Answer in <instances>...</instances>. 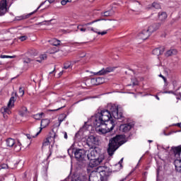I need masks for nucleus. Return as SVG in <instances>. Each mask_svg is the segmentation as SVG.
Segmentation results:
<instances>
[{
  "instance_id": "1",
  "label": "nucleus",
  "mask_w": 181,
  "mask_h": 181,
  "mask_svg": "<svg viewBox=\"0 0 181 181\" xmlns=\"http://www.w3.org/2000/svg\"><path fill=\"white\" fill-rule=\"evenodd\" d=\"M107 108L108 110H101L100 112H98L95 115L93 125L96 128H100L102 125H105L106 129L111 128L110 122L114 121L111 119L112 117L115 119H124V114L118 110V107L115 105H109Z\"/></svg>"
},
{
  "instance_id": "2",
  "label": "nucleus",
  "mask_w": 181,
  "mask_h": 181,
  "mask_svg": "<svg viewBox=\"0 0 181 181\" xmlns=\"http://www.w3.org/2000/svg\"><path fill=\"white\" fill-rule=\"evenodd\" d=\"M100 148H90L88 151L87 158L89 162V168H97L104 160V156L101 154Z\"/></svg>"
},
{
  "instance_id": "3",
  "label": "nucleus",
  "mask_w": 181,
  "mask_h": 181,
  "mask_svg": "<svg viewBox=\"0 0 181 181\" xmlns=\"http://www.w3.org/2000/svg\"><path fill=\"white\" fill-rule=\"evenodd\" d=\"M124 138H127V136L119 134L110 139L107 148L109 156H112L119 146H122V145L128 141V140L124 139Z\"/></svg>"
},
{
  "instance_id": "4",
  "label": "nucleus",
  "mask_w": 181,
  "mask_h": 181,
  "mask_svg": "<svg viewBox=\"0 0 181 181\" xmlns=\"http://www.w3.org/2000/svg\"><path fill=\"white\" fill-rule=\"evenodd\" d=\"M16 100V98H15V96H11L8 103L7 107H3L1 108L0 111L3 115L4 119H7L8 115H10V114H11L12 112L11 111V108H13V107H14Z\"/></svg>"
},
{
  "instance_id": "5",
  "label": "nucleus",
  "mask_w": 181,
  "mask_h": 181,
  "mask_svg": "<svg viewBox=\"0 0 181 181\" xmlns=\"http://www.w3.org/2000/svg\"><path fill=\"white\" fill-rule=\"evenodd\" d=\"M74 156L76 160L78 162H83V160L86 159V156H87L86 151L84 149L75 148Z\"/></svg>"
},
{
  "instance_id": "6",
  "label": "nucleus",
  "mask_w": 181,
  "mask_h": 181,
  "mask_svg": "<svg viewBox=\"0 0 181 181\" xmlns=\"http://www.w3.org/2000/svg\"><path fill=\"white\" fill-rule=\"evenodd\" d=\"M100 175V180L101 181L107 180L108 177H110V175H111V173L110 172V170L107 168H103V170L99 172Z\"/></svg>"
},
{
  "instance_id": "7",
  "label": "nucleus",
  "mask_w": 181,
  "mask_h": 181,
  "mask_svg": "<svg viewBox=\"0 0 181 181\" xmlns=\"http://www.w3.org/2000/svg\"><path fill=\"white\" fill-rule=\"evenodd\" d=\"M86 83H90L92 86H100V84H103V83H104V78H92L91 79L87 80Z\"/></svg>"
},
{
  "instance_id": "8",
  "label": "nucleus",
  "mask_w": 181,
  "mask_h": 181,
  "mask_svg": "<svg viewBox=\"0 0 181 181\" xmlns=\"http://www.w3.org/2000/svg\"><path fill=\"white\" fill-rule=\"evenodd\" d=\"M160 26H162V23H156L148 26L146 30L148 32V33L152 35L153 32H156V30H158Z\"/></svg>"
},
{
  "instance_id": "9",
  "label": "nucleus",
  "mask_w": 181,
  "mask_h": 181,
  "mask_svg": "<svg viewBox=\"0 0 181 181\" xmlns=\"http://www.w3.org/2000/svg\"><path fill=\"white\" fill-rule=\"evenodd\" d=\"M49 124L50 120H49V119H42L40 123L41 127L40 129V131L37 132L35 136H33L32 138H36V136H37L40 134V132H42V129H43V128H46V127H47Z\"/></svg>"
},
{
  "instance_id": "10",
  "label": "nucleus",
  "mask_w": 181,
  "mask_h": 181,
  "mask_svg": "<svg viewBox=\"0 0 181 181\" xmlns=\"http://www.w3.org/2000/svg\"><path fill=\"white\" fill-rule=\"evenodd\" d=\"M134 123H127L120 125V131L122 132H129L132 128H134Z\"/></svg>"
},
{
  "instance_id": "11",
  "label": "nucleus",
  "mask_w": 181,
  "mask_h": 181,
  "mask_svg": "<svg viewBox=\"0 0 181 181\" xmlns=\"http://www.w3.org/2000/svg\"><path fill=\"white\" fill-rule=\"evenodd\" d=\"M88 145H98V138L97 136L90 135L88 137L87 140Z\"/></svg>"
},
{
  "instance_id": "12",
  "label": "nucleus",
  "mask_w": 181,
  "mask_h": 181,
  "mask_svg": "<svg viewBox=\"0 0 181 181\" xmlns=\"http://www.w3.org/2000/svg\"><path fill=\"white\" fill-rule=\"evenodd\" d=\"M110 127H107L105 129H99L98 131L99 132H101V134H107V132H110V131H112V129H114L115 127V123L114 122V121H110Z\"/></svg>"
},
{
  "instance_id": "13",
  "label": "nucleus",
  "mask_w": 181,
  "mask_h": 181,
  "mask_svg": "<svg viewBox=\"0 0 181 181\" xmlns=\"http://www.w3.org/2000/svg\"><path fill=\"white\" fill-rule=\"evenodd\" d=\"M57 103H58V107H59L58 108L54 109V110H49L48 111L54 112V111H59V110H62V108H65L66 103L65 99H61Z\"/></svg>"
},
{
  "instance_id": "14",
  "label": "nucleus",
  "mask_w": 181,
  "mask_h": 181,
  "mask_svg": "<svg viewBox=\"0 0 181 181\" xmlns=\"http://www.w3.org/2000/svg\"><path fill=\"white\" fill-rule=\"evenodd\" d=\"M171 151H173L175 156L176 158H180V155H181V145L177 146H173L171 148Z\"/></svg>"
},
{
  "instance_id": "15",
  "label": "nucleus",
  "mask_w": 181,
  "mask_h": 181,
  "mask_svg": "<svg viewBox=\"0 0 181 181\" xmlns=\"http://www.w3.org/2000/svg\"><path fill=\"white\" fill-rule=\"evenodd\" d=\"M45 3H42L37 8L36 10H35L34 11L27 14V15H23L21 17H19L20 18L18 19V21H22L23 19H28V18H30V16H32V15H33V13H36V12H37V11H39V9H40V7L42 6V5H44Z\"/></svg>"
},
{
  "instance_id": "16",
  "label": "nucleus",
  "mask_w": 181,
  "mask_h": 181,
  "mask_svg": "<svg viewBox=\"0 0 181 181\" xmlns=\"http://www.w3.org/2000/svg\"><path fill=\"white\" fill-rule=\"evenodd\" d=\"M149 36H151V34L146 30H143L141 33L139 34V39H141L142 40H146Z\"/></svg>"
},
{
  "instance_id": "17",
  "label": "nucleus",
  "mask_w": 181,
  "mask_h": 181,
  "mask_svg": "<svg viewBox=\"0 0 181 181\" xmlns=\"http://www.w3.org/2000/svg\"><path fill=\"white\" fill-rule=\"evenodd\" d=\"M111 71H114V69L107 67L106 69H103L102 70L97 72V74L99 76H104V74H108V73H111Z\"/></svg>"
},
{
  "instance_id": "18",
  "label": "nucleus",
  "mask_w": 181,
  "mask_h": 181,
  "mask_svg": "<svg viewBox=\"0 0 181 181\" xmlns=\"http://www.w3.org/2000/svg\"><path fill=\"white\" fill-rule=\"evenodd\" d=\"M158 16L160 22H165V21H166L168 18V13H166L165 11H160L158 13Z\"/></svg>"
},
{
  "instance_id": "19",
  "label": "nucleus",
  "mask_w": 181,
  "mask_h": 181,
  "mask_svg": "<svg viewBox=\"0 0 181 181\" xmlns=\"http://www.w3.org/2000/svg\"><path fill=\"white\" fill-rule=\"evenodd\" d=\"M6 142L8 148H13L16 144V141H15V139L12 138L7 139Z\"/></svg>"
},
{
  "instance_id": "20",
  "label": "nucleus",
  "mask_w": 181,
  "mask_h": 181,
  "mask_svg": "<svg viewBox=\"0 0 181 181\" xmlns=\"http://www.w3.org/2000/svg\"><path fill=\"white\" fill-rule=\"evenodd\" d=\"M177 54V50L173 49L167 51L165 52V56L167 57H169V56H174L175 54Z\"/></svg>"
},
{
  "instance_id": "21",
  "label": "nucleus",
  "mask_w": 181,
  "mask_h": 181,
  "mask_svg": "<svg viewBox=\"0 0 181 181\" xmlns=\"http://www.w3.org/2000/svg\"><path fill=\"white\" fill-rule=\"evenodd\" d=\"M71 181H87V178L84 176H76L72 177Z\"/></svg>"
},
{
  "instance_id": "22",
  "label": "nucleus",
  "mask_w": 181,
  "mask_h": 181,
  "mask_svg": "<svg viewBox=\"0 0 181 181\" xmlns=\"http://www.w3.org/2000/svg\"><path fill=\"white\" fill-rule=\"evenodd\" d=\"M100 15L101 16H105V17L112 16V15H114V11L112 10L107 11L101 13Z\"/></svg>"
},
{
  "instance_id": "23",
  "label": "nucleus",
  "mask_w": 181,
  "mask_h": 181,
  "mask_svg": "<svg viewBox=\"0 0 181 181\" xmlns=\"http://www.w3.org/2000/svg\"><path fill=\"white\" fill-rule=\"evenodd\" d=\"M163 53V50L160 49V48H155L153 50V54L154 56H160V54H162Z\"/></svg>"
},
{
  "instance_id": "24",
  "label": "nucleus",
  "mask_w": 181,
  "mask_h": 181,
  "mask_svg": "<svg viewBox=\"0 0 181 181\" xmlns=\"http://www.w3.org/2000/svg\"><path fill=\"white\" fill-rule=\"evenodd\" d=\"M47 54H42L40 55L39 59H37L36 62H37L38 63H42L43 60H47Z\"/></svg>"
},
{
  "instance_id": "25",
  "label": "nucleus",
  "mask_w": 181,
  "mask_h": 181,
  "mask_svg": "<svg viewBox=\"0 0 181 181\" xmlns=\"http://www.w3.org/2000/svg\"><path fill=\"white\" fill-rule=\"evenodd\" d=\"M73 66L71 65V62L66 61L64 64V66L63 69L64 70H67L68 69H72Z\"/></svg>"
},
{
  "instance_id": "26",
  "label": "nucleus",
  "mask_w": 181,
  "mask_h": 181,
  "mask_svg": "<svg viewBox=\"0 0 181 181\" xmlns=\"http://www.w3.org/2000/svg\"><path fill=\"white\" fill-rule=\"evenodd\" d=\"M49 42L52 46H60V40L57 39L51 40Z\"/></svg>"
},
{
  "instance_id": "27",
  "label": "nucleus",
  "mask_w": 181,
  "mask_h": 181,
  "mask_svg": "<svg viewBox=\"0 0 181 181\" xmlns=\"http://www.w3.org/2000/svg\"><path fill=\"white\" fill-rule=\"evenodd\" d=\"M149 9H152L154 8L155 9H160V4L159 3L153 2L150 6H148Z\"/></svg>"
},
{
  "instance_id": "28",
  "label": "nucleus",
  "mask_w": 181,
  "mask_h": 181,
  "mask_svg": "<svg viewBox=\"0 0 181 181\" xmlns=\"http://www.w3.org/2000/svg\"><path fill=\"white\" fill-rule=\"evenodd\" d=\"M89 181H100L97 175L90 174L89 175Z\"/></svg>"
},
{
  "instance_id": "29",
  "label": "nucleus",
  "mask_w": 181,
  "mask_h": 181,
  "mask_svg": "<svg viewBox=\"0 0 181 181\" xmlns=\"http://www.w3.org/2000/svg\"><path fill=\"white\" fill-rule=\"evenodd\" d=\"M86 26L84 24H81L77 26V29L80 30V32H86L87 30Z\"/></svg>"
},
{
  "instance_id": "30",
  "label": "nucleus",
  "mask_w": 181,
  "mask_h": 181,
  "mask_svg": "<svg viewBox=\"0 0 181 181\" xmlns=\"http://www.w3.org/2000/svg\"><path fill=\"white\" fill-rule=\"evenodd\" d=\"M43 115H45V113L43 112L37 113L36 115H34L33 118L37 120H40L42 119V117H43Z\"/></svg>"
},
{
  "instance_id": "31",
  "label": "nucleus",
  "mask_w": 181,
  "mask_h": 181,
  "mask_svg": "<svg viewBox=\"0 0 181 181\" xmlns=\"http://www.w3.org/2000/svg\"><path fill=\"white\" fill-rule=\"evenodd\" d=\"M100 21H105V18H100V19H97V20H94L92 22H89L88 23H84V26H90V25H93V23H95V22H100Z\"/></svg>"
},
{
  "instance_id": "32",
  "label": "nucleus",
  "mask_w": 181,
  "mask_h": 181,
  "mask_svg": "<svg viewBox=\"0 0 181 181\" xmlns=\"http://www.w3.org/2000/svg\"><path fill=\"white\" fill-rule=\"evenodd\" d=\"M22 144H21V142L18 141V143H16V144L14 145V146L13 148H14V149H16V152H19V151H21V146Z\"/></svg>"
},
{
  "instance_id": "33",
  "label": "nucleus",
  "mask_w": 181,
  "mask_h": 181,
  "mask_svg": "<svg viewBox=\"0 0 181 181\" xmlns=\"http://www.w3.org/2000/svg\"><path fill=\"white\" fill-rule=\"evenodd\" d=\"M7 9L6 7H0V16H4L6 13Z\"/></svg>"
},
{
  "instance_id": "34",
  "label": "nucleus",
  "mask_w": 181,
  "mask_h": 181,
  "mask_svg": "<svg viewBox=\"0 0 181 181\" xmlns=\"http://www.w3.org/2000/svg\"><path fill=\"white\" fill-rule=\"evenodd\" d=\"M50 138H52V136H50L49 137L47 138L44 142L42 143V146H48V145L50 144Z\"/></svg>"
},
{
  "instance_id": "35",
  "label": "nucleus",
  "mask_w": 181,
  "mask_h": 181,
  "mask_svg": "<svg viewBox=\"0 0 181 181\" xmlns=\"http://www.w3.org/2000/svg\"><path fill=\"white\" fill-rule=\"evenodd\" d=\"M7 5L8 4H7L6 0H1L0 1V7H1V8H6Z\"/></svg>"
},
{
  "instance_id": "36",
  "label": "nucleus",
  "mask_w": 181,
  "mask_h": 181,
  "mask_svg": "<svg viewBox=\"0 0 181 181\" xmlns=\"http://www.w3.org/2000/svg\"><path fill=\"white\" fill-rule=\"evenodd\" d=\"M0 59H15V56L1 55Z\"/></svg>"
},
{
  "instance_id": "37",
  "label": "nucleus",
  "mask_w": 181,
  "mask_h": 181,
  "mask_svg": "<svg viewBox=\"0 0 181 181\" xmlns=\"http://www.w3.org/2000/svg\"><path fill=\"white\" fill-rule=\"evenodd\" d=\"M42 169H43V174L45 176H47V169H49V165L44 166Z\"/></svg>"
},
{
  "instance_id": "38",
  "label": "nucleus",
  "mask_w": 181,
  "mask_h": 181,
  "mask_svg": "<svg viewBox=\"0 0 181 181\" xmlns=\"http://www.w3.org/2000/svg\"><path fill=\"white\" fill-rule=\"evenodd\" d=\"M75 151H76V148H69L68 153H69V156H71V155H73V153H74Z\"/></svg>"
},
{
  "instance_id": "39",
  "label": "nucleus",
  "mask_w": 181,
  "mask_h": 181,
  "mask_svg": "<svg viewBox=\"0 0 181 181\" xmlns=\"http://www.w3.org/2000/svg\"><path fill=\"white\" fill-rule=\"evenodd\" d=\"M21 42H24V40H26L28 39V36L26 35H22L19 37L18 38Z\"/></svg>"
},
{
  "instance_id": "40",
  "label": "nucleus",
  "mask_w": 181,
  "mask_h": 181,
  "mask_svg": "<svg viewBox=\"0 0 181 181\" xmlns=\"http://www.w3.org/2000/svg\"><path fill=\"white\" fill-rule=\"evenodd\" d=\"M2 169H8V164H1L0 165V170H2Z\"/></svg>"
},
{
  "instance_id": "41",
  "label": "nucleus",
  "mask_w": 181,
  "mask_h": 181,
  "mask_svg": "<svg viewBox=\"0 0 181 181\" xmlns=\"http://www.w3.org/2000/svg\"><path fill=\"white\" fill-rule=\"evenodd\" d=\"M30 62H32V59H30V58H25L23 59V63H26L27 64H29Z\"/></svg>"
},
{
  "instance_id": "42",
  "label": "nucleus",
  "mask_w": 181,
  "mask_h": 181,
  "mask_svg": "<svg viewBox=\"0 0 181 181\" xmlns=\"http://www.w3.org/2000/svg\"><path fill=\"white\" fill-rule=\"evenodd\" d=\"M19 93L21 94V95H25V90H23V88L22 87L19 88Z\"/></svg>"
},
{
  "instance_id": "43",
  "label": "nucleus",
  "mask_w": 181,
  "mask_h": 181,
  "mask_svg": "<svg viewBox=\"0 0 181 181\" xmlns=\"http://www.w3.org/2000/svg\"><path fill=\"white\" fill-rule=\"evenodd\" d=\"M95 33H98V35H101L102 36H104V35H107V31H103V32L95 31Z\"/></svg>"
},
{
  "instance_id": "44",
  "label": "nucleus",
  "mask_w": 181,
  "mask_h": 181,
  "mask_svg": "<svg viewBox=\"0 0 181 181\" xmlns=\"http://www.w3.org/2000/svg\"><path fill=\"white\" fill-rule=\"evenodd\" d=\"M163 93V94H174V95H176V93H175V92H173V90L164 91Z\"/></svg>"
},
{
  "instance_id": "45",
  "label": "nucleus",
  "mask_w": 181,
  "mask_h": 181,
  "mask_svg": "<svg viewBox=\"0 0 181 181\" xmlns=\"http://www.w3.org/2000/svg\"><path fill=\"white\" fill-rule=\"evenodd\" d=\"M64 115V118L63 119H59V124H62V122H63L64 121V119H66V117H67V116H66V115Z\"/></svg>"
},
{
  "instance_id": "46",
  "label": "nucleus",
  "mask_w": 181,
  "mask_h": 181,
  "mask_svg": "<svg viewBox=\"0 0 181 181\" xmlns=\"http://www.w3.org/2000/svg\"><path fill=\"white\" fill-rule=\"evenodd\" d=\"M20 111H23V112H27L28 108L26 107H25V106H23Z\"/></svg>"
},
{
  "instance_id": "47",
  "label": "nucleus",
  "mask_w": 181,
  "mask_h": 181,
  "mask_svg": "<svg viewBox=\"0 0 181 181\" xmlns=\"http://www.w3.org/2000/svg\"><path fill=\"white\" fill-rule=\"evenodd\" d=\"M30 54H32V56H37V51H31Z\"/></svg>"
},
{
  "instance_id": "48",
  "label": "nucleus",
  "mask_w": 181,
  "mask_h": 181,
  "mask_svg": "<svg viewBox=\"0 0 181 181\" xmlns=\"http://www.w3.org/2000/svg\"><path fill=\"white\" fill-rule=\"evenodd\" d=\"M25 114H26V112H23L22 110H19V115L21 116V117H24L25 116Z\"/></svg>"
},
{
  "instance_id": "49",
  "label": "nucleus",
  "mask_w": 181,
  "mask_h": 181,
  "mask_svg": "<svg viewBox=\"0 0 181 181\" xmlns=\"http://www.w3.org/2000/svg\"><path fill=\"white\" fill-rule=\"evenodd\" d=\"M86 30H91L92 32L95 33V30H94V28H93V27H88L86 28Z\"/></svg>"
},
{
  "instance_id": "50",
  "label": "nucleus",
  "mask_w": 181,
  "mask_h": 181,
  "mask_svg": "<svg viewBox=\"0 0 181 181\" xmlns=\"http://www.w3.org/2000/svg\"><path fill=\"white\" fill-rule=\"evenodd\" d=\"M159 77H161V78H163V80L165 81V83H166L167 81V79H166V77H165L162 74H160L159 75Z\"/></svg>"
},
{
  "instance_id": "51",
  "label": "nucleus",
  "mask_w": 181,
  "mask_h": 181,
  "mask_svg": "<svg viewBox=\"0 0 181 181\" xmlns=\"http://www.w3.org/2000/svg\"><path fill=\"white\" fill-rule=\"evenodd\" d=\"M61 4L64 6V5H66L67 4V1L66 0H62L61 1Z\"/></svg>"
},
{
  "instance_id": "52",
  "label": "nucleus",
  "mask_w": 181,
  "mask_h": 181,
  "mask_svg": "<svg viewBox=\"0 0 181 181\" xmlns=\"http://www.w3.org/2000/svg\"><path fill=\"white\" fill-rule=\"evenodd\" d=\"M124 161V158H122L119 162L118 164L120 165V168H122V162Z\"/></svg>"
},
{
  "instance_id": "53",
  "label": "nucleus",
  "mask_w": 181,
  "mask_h": 181,
  "mask_svg": "<svg viewBox=\"0 0 181 181\" xmlns=\"http://www.w3.org/2000/svg\"><path fill=\"white\" fill-rule=\"evenodd\" d=\"M132 86H138V81H134Z\"/></svg>"
},
{
  "instance_id": "54",
  "label": "nucleus",
  "mask_w": 181,
  "mask_h": 181,
  "mask_svg": "<svg viewBox=\"0 0 181 181\" xmlns=\"http://www.w3.org/2000/svg\"><path fill=\"white\" fill-rule=\"evenodd\" d=\"M64 138L65 139H67V132H64Z\"/></svg>"
},
{
  "instance_id": "55",
  "label": "nucleus",
  "mask_w": 181,
  "mask_h": 181,
  "mask_svg": "<svg viewBox=\"0 0 181 181\" xmlns=\"http://www.w3.org/2000/svg\"><path fill=\"white\" fill-rule=\"evenodd\" d=\"M52 148H49V154L47 156V158H50V156H52Z\"/></svg>"
},
{
  "instance_id": "56",
  "label": "nucleus",
  "mask_w": 181,
  "mask_h": 181,
  "mask_svg": "<svg viewBox=\"0 0 181 181\" xmlns=\"http://www.w3.org/2000/svg\"><path fill=\"white\" fill-rule=\"evenodd\" d=\"M63 73H64V71H62L59 73V76L60 77V76H63Z\"/></svg>"
},
{
  "instance_id": "57",
  "label": "nucleus",
  "mask_w": 181,
  "mask_h": 181,
  "mask_svg": "<svg viewBox=\"0 0 181 181\" xmlns=\"http://www.w3.org/2000/svg\"><path fill=\"white\" fill-rule=\"evenodd\" d=\"M57 136V134H56V133H54V136L52 138V139H56Z\"/></svg>"
},
{
  "instance_id": "58",
  "label": "nucleus",
  "mask_w": 181,
  "mask_h": 181,
  "mask_svg": "<svg viewBox=\"0 0 181 181\" xmlns=\"http://www.w3.org/2000/svg\"><path fill=\"white\" fill-rule=\"evenodd\" d=\"M27 138L28 139H32V136H30V134H27Z\"/></svg>"
},
{
  "instance_id": "59",
  "label": "nucleus",
  "mask_w": 181,
  "mask_h": 181,
  "mask_svg": "<svg viewBox=\"0 0 181 181\" xmlns=\"http://www.w3.org/2000/svg\"><path fill=\"white\" fill-rule=\"evenodd\" d=\"M176 127H180V128H181L180 125H181V123H177L175 124Z\"/></svg>"
},
{
  "instance_id": "60",
  "label": "nucleus",
  "mask_w": 181,
  "mask_h": 181,
  "mask_svg": "<svg viewBox=\"0 0 181 181\" xmlns=\"http://www.w3.org/2000/svg\"><path fill=\"white\" fill-rule=\"evenodd\" d=\"M55 0H48V2L49 4H53V2H54Z\"/></svg>"
},
{
  "instance_id": "61",
  "label": "nucleus",
  "mask_w": 181,
  "mask_h": 181,
  "mask_svg": "<svg viewBox=\"0 0 181 181\" xmlns=\"http://www.w3.org/2000/svg\"><path fill=\"white\" fill-rule=\"evenodd\" d=\"M54 71H56V68H54L52 71L49 72V74H53V73H54Z\"/></svg>"
},
{
  "instance_id": "62",
  "label": "nucleus",
  "mask_w": 181,
  "mask_h": 181,
  "mask_svg": "<svg viewBox=\"0 0 181 181\" xmlns=\"http://www.w3.org/2000/svg\"><path fill=\"white\" fill-rule=\"evenodd\" d=\"M125 180H127V177H124V178L120 180L119 181H125Z\"/></svg>"
},
{
  "instance_id": "63",
  "label": "nucleus",
  "mask_w": 181,
  "mask_h": 181,
  "mask_svg": "<svg viewBox=\"0 0 181 181\" xmlns=\"http://www.w3.org/2000/svg\"><path fill=\"white\" fill-rule=\"evenodd\" d=\"M5 180V178L2 177V178H0V181H4Z\"/></svg>"
},
{
  "instance_id": "64",
  "label": "nucleus",
  "mask_w": 181,
  "mask_h": 181,
  "mask_svg": "<svg viewBox=\"0 0 181 181\" xmlns=\"http://www.w3.org/2000/svg\"><path fill=\"white\" fill-rule=\"evenodd\" d=\"M181 98V95H180V97H177V100H180Z\"/></svg>"
}]
</instances>
